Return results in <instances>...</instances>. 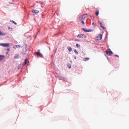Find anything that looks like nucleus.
I'll use <instances>...</instances> for the list:
<instances>
[{"label": "nucleus", "instance_id": "nucleus-4", "mask_svg": "<svg viewBox=\"0 0 129 129\" xmlns=\"http://www.w3.org/2000/svg\"><path fill=\"white\" fill-rule=\"evenodd\" d=\"M82 30L85 32H89L93 31H94V29H91L87 30L86 28H83L82 29Z\"/></svg>", "mask_w": 129, "mask_h": 129}, {"label": "nucleus", "instance_id": "nucleus-14", "mask_svg": "<svg viewBox=\"0 0 129 129\" xmlns=\"http://www.w3.org/2000/svg\"><path fill=\"white\" fill-rule=\"evenodd\" d=\"M4 57V56L0 55V60H1L3 59Z\"/></svg>", "mask_w": 129, "mask_h": 129}, {"label": "nucleus", "instance_id": "nucleus-8", "mask_svg": "<svg viewBox=\"0 0 129 129\" xmlns=\"http://www.w3.org/2000/svg\"><path fill=\"white\" fill-rule=\"evenodd\" d=\"M35 54L38 56H40L41 57H42V54L40 52H36Z\"/></svg>", "mask_w": 129, "mask_h": 129}, {"label": "nucleus", "instance_id": "nucleus-11", "mask_svg": "<svg viewBox=\"0 0 129 129\" xmlns=\"http://www.w3.org/2000/svg\"><path fill=\"white\" fill-rule=\"evenodd\" d=\"M28 61V59H25L24 62V63L23 64V66H24L25 65L26 63Z\"/></svg>", "mask_w": 129, "mask_h": 129}, {"label": "nucleus", "instance_id": "nucleus-6", "mask_svg": "<svg viewBox=\"0 0 129 129\" xmlns=\"http://www.w3.org/2000/svg\"><path fill=\"white\" fill-rule=\"evenodd\" d=\"M102 34H99L97 36V40H101L102 38Z\"/></svg>", "mask_w": 129, "mask_h": 129}, {"label": "nucleus", "instance_id": "nucleus-16", "mask_svg": "<svg viewBox=\"0 0 129 129\" xmlns=\"http://www.w3.org/2000/svg\"><path fill=\"white\" fill-rule=\"evenodd\" d=\"M76 46L78 48H80V45L78 44H77L76 45Z\"/></svg>", "mask_w": 129, "mask_h": 129}, {"label": "nucleus", "instance_id": "nucleus-17", "mask_svg": "<svg viewBox=\"0 0 129 129\" xmlns=\"http://www.w3.org/2000/svg\"><path fill=\"white\" fill-rule=\"evenodd\" d=\"M0 35L4 36L5 35V34L0 31Z\"/></svg>", "mask_w": 129, "mask_h": 129}, {"label": "nucleus", "instance_id": "nucleus-21", "mask_svg": "<svg viewBox=\"0 0 129 129\" xmlns=\"http://www.w3.org/2000/svg\"><path fill=\"white\" fill-rule=\"evenodd\" d=\"M8 29H11L12 30V28H11L10 27H8Z\"/></svg>", "mask_w": 129, "mask_h": 129}, {"label": "nucleus", "instance_id": "nucleus-18", "mask_svg": "<svg viewBox=\"0 0 129 129\" xmlns=\"http://www.w3.org/2000/svg\"><path fill=\"white\" fill-rule=\"evenodd\" d=\"M10 21L12 22L13 23H14V24L15 25L17 24V23H16L15 21H13V20L11 21V20H10Z\"/></svg>", "mask_w": 129, "mask_h": 129}, {"label": "nucleus", "instance_id": "nucleus-2", "mask_svg": "<svg viewBox=\"0 0 129 129\" xmlns=\"http://www.w3.org/2000/svg\"><path fill=\"white\" fill-rule=\"evenodd\" d=\"M10 45V44L9 43H1L0 46L3 47H8Z\"/></svg>", "mask_w": 129, "mask_h": 129}, {"label": "nucleus", "instance_id": "nucleus-15", "mask_svg": "<svg viewBox=\"0 0 129 129\" xmlns=\"http://www.w3.org/2000/svg\"><path fill=\"white\" fill-rule=\"evenodd\" d=\"M89 59V58L88 57L85 58L84 59V61H86L88 60Z\"/></svg>", "mask_w": 129, "mask_h": 129}, {"label": "nucleus", "instance_id": "nucleus-27", "mask_svg": "<svg viewBox=\"0 0 129 129\" xmlns=\"http://www.w3.org/2000/svg\"><path fill=\"white\" fill-rule=\"evenodd\" d=\"M18 69H19L20 68V67H19V66L18 67Z\"/></svg>", "mask_w": 129, "mask_h": 129}, {"label": "nucleus", "instance_id": "nucleus-25", "mask_svg": "<svg viewBox=\"0 0 129 129\" xmlns=\"http://www.w3.org/2000/svg\"><path fill=\"white\" fill-rule=\"evenodd\" d=\"M92 24L93 25H94V22H93Z\"/></svg>", "mask_w": 129, "mask_h": 129}, {"label": "nucleus", "instance_id": "nucleus-9", "mask_svg": "<svg viewBox=\"0 0 129 129\" xmlns=\"http://www.w3.org/2000/svg\"><path fill=\"white\" fill-rule=\"evenodd\" d=\"M32 12L33 13H35V14L38 13L39 12V11L36 10H33Z\"/></svg>", "mask_w": 129, "mask_h": 129}, {"label": "nucleus", "instance_id": "nucleus-19", "mask_svg": "<svg viewBox=\"0 0 129 129\" xmlns=\"http://www.w3.org/2000/svg\"><path fill=\"white\" fill-rule=\"evenodd\" d=\"M74 51L77 54H78V52L76 51V49H75L74 50Z\"/></svg>", "mask_w": 129, "mask_h": 129}, {"label": "nucleus", "instance_id": "nucleus-26", "mask_svg": "<svg viewBox=\"0 0 129 129\" xmlns=\"http://www.w3.org/2000/svg\"><path fill=\"white\" fill-rule=\"evenodd\" d=\"M7 50L8 51H10V49H9L8 48L7 49Z\"/></svg>", "mask_w": 129, "mask_h": 129}, {"label": "nucleus", "instance_id": "nucleus-3", "mask_svg": "<svg viewBox=\"0 0 129 129\" xmlns=\"http://www.w3.org/2000/svg\"><path fill=\"white\" fill-rule=\"evenodd\" d=\"M106 52V54L108 55H111L113 53L112 52L110 49H109L107 50Z\"/></svg>", "mask_w": 129, "mask_h": 129}, {"label": "nucleus", "instance_id": "nucleus-20", "mask_svg": "<svg viewBox=\"0 0 129 129\" xmlns=\"http://www.w3.org/2000/svg\"><path fill=\"white\" fill-rule=\"evenodd\" d=\"M68 67L69 68H71V66L70 64L68 65Z\"/></svg>", "mask_w": 129, "mask_h": 129}, {"label": "nucleus", "instance_id": "nucleus-1", "mask_svg": "<svg viewBox=\"0 0 129 129\" xmlns=\"http://www.w3.org/2000/svg\"><path fill=\"white\" fill-rule=\"evenodd\" d=\"M89 15L87 14H84L82 16H80L79 18V20L81 22L82 24H84V21H87L86 18Z\"/></svg>", "mask_w": 129, "mask_h": 129}, {"label": "nucleus", "instance_id": "nucleus-24", "mask_svg": "<svg viewBox=\"0 0 129 129\" xmlns=\"http://www.w3.org/2000/svg\"><path fill=\"white\" fill-rule=\"evenodd\" d=\"M115 56H116V57H118V55H115Z\"/></svg>", "mask_w": 129, "mask_h": 129}, {"label": "nucleus", "instance_id": "nucleus-22", "mask_svg": "<svg viewBox=\"0 0 129 129\" xmlns=\"http://www.w3.org/2000/svg\"><path fill=\"white\" fill-rule=\"evenodd\" d=\"M99 14V12L97 11V16Z\"/></svg>", "mask_w": 129, "mask_h": 129}, {"label": "nucleus", "instance_id": "nucleus-10", "mask_svg": "<svg viewBox=\"0 0 129 129\" xmlns=\"http://www.w3.org/2000/svg\"><path fill=\"white\" fill-rule=\"evenodd\" d=\"M20 47V46L19 45H15L13 47V48L14 49H16L17 48H19Z\"/></svg>", "mask_w": 129, "mask_h": 129}, {"label": "nucleus", "instance_id": "nucleus-12", "mask_svg": "<svg viewBox=\"0 0 129 129\" xmlns=\"http://www.w3.org/2000/svg\"><path fill=\"white\" fill-rule=\"evenodd\" d=\"M67 49L69 50V51H72V49L71 47L70 46H68L67 47Z\"/></svg>", "mask_w": 129, "mask_h": 129}, {"label": "nucleus", "instance_id": "nucleus-23", "mask_svg": "<svg viewBox=\"0 0 129 129\" xmlns=\"http://www.w3.org/2000/svg\"><path fill=\"white\" fill-rule=\"evenodd\" d=\"M95 14L96 15H97V11L96 12H95Z\"/></svg>", "mask_w": 129, "mask_h": 129}, {"label": "nucleus", "instance_id": "nucleus-13", "mask_svg": "<svg viewBox=\"0 0 129 129\" xmlns=\"http://www.w3.org/2000/svg\"><path fill=\"white\" fill-rule=\"evenodd\" d=\"M15 59H16L19 58V56L18 55L16 54L14 57Z\"/></svg>", "mask_w": 129, "mask_h": 129}, {"label": "nucleus", "instance_id": "nucleus-5", "mask_svg": "<svg viewBox=\"0 0 129 129\" xmlns=\"http://www.w3.org/2000/svg\"><path fill=\"white\" fill-rule=\"evenodd\" d=\"M78 36L79 38H85L86 36L84 34H80L78 35Z\"/></svg>", "mask_w": 129, "mask_h": 129}, {"label": "nucleus", "instance_id": "nucleus-7", "mask_svg": "<svg viewBox=\"0 0 129 129\" xmlns=\"http://www.w3.org/2000/svg\"><path fill=\"white\" fill-rule=\"evenodd\" d=\"M98 23L102 27L103 29H105V27L103 25V22H102L98 21Z\"/></svg>", "mask_w": 129, "mask_h": 129}]
</instances>
